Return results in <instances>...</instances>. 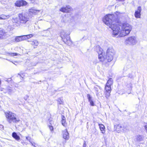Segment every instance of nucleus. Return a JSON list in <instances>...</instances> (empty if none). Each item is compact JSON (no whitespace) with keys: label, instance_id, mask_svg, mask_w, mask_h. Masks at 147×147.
<instances>
[{"label":"nucleus","instance_id":"obj_1","mask_svg":"<svg viewBox=\"0 0 147 147\" xmlns=\"http://www.w3.org/2000/svg\"><path fill=\"white\" fill-rule=\"evenodd\" d=\"M115 18L113 14L106 15L103 18V21L107 25L113 30V34L117 35L119 33L121 37L124 36L129 34L131 31L132 26L128 23L123 24L121 26L116 24Z\"/></svg>","mask_w":147,"mask_h":147},{"label":"nucleus","instance_id":"obj_2","mask_svg":"<svg viewBox=\"0 0 147 147\" xmlns=\"http://www.w3.org/2000/svg\"><path fill=\"white\" fill-rule=\"evenodd\" d=\"M5 113L7 121L9 123L12 122L16 123L20 121L19 118H16V114L11 112L9 111L8 112Z\"/></svg>","mask_w":147,"mask_h":147},{"label":"nucleus","instance_id":"obj_3","mask_svg":"<svg viewBox=\"0 0 147 147\" xmlns=\"http://www.w3.org/2000/svg\"><path fill=\"white\" fill-rule=\"evenodd\" d=\"M61 37L65 43L69 45L71 44L72 42L69 36L66 34L65 30H62L61 32Z\"/></svg>","mask_w":147,"mask_h":147},{"label":"nucleus","instance_id":"obj_4","mask_svg":"<svg viewBox=\"0 0 147 147\" xmlns=\"http://www.w3.org/2000/svg\"><path fill=\"white\" fill-rule=\"evenodd\" d=\"M18 17L20 23L21 24H25L28 23L29 20V17L24 13H19Z\"/></svg>","mask_w":147,"mask_h":147},{"label":"nucleus","instance_id":"obj_5","mask_svg":"<svg viewBox=\"0 0 147 147\" xmlns=\"http://www.w3.org/2000/svg\"><path fill=\"white\" fill-rule=\"evenodd\" d=\"M96 50L98 55V59L100 61H103L105 57L103 56V50L98 45L96 47Z\"/></svg>","mask_w":147,"mask_h":147},{"label":"nucleus","instance_id":"obj_6","mask_svg":"<svg viewBox=\"0 0 147 147\" xmlns=\"http://www.w3.org/2000/svg\"><path fill=\"white\" fill-rule=\"evenodd\" d=\"M137 42L136 38L134 36L129 37L126 39L125 43L126 44L134 45Z\"/></svg>","mask_w":147,"mask_h":147},{"label":"nucleus","instance_id":"obj_7","mask_svg":"<svg viewBox=\"0 0 147 147\" xmlns=\"http://www.w3.org/2000/svg\"><path fill=\"white\" fill-rule=\"evenodd\" d=\"M112 49H108L107 52V59L109 62L111 61L113 59L114 53Z\"/></svg>","mask_w":147,"mask_h":147},{"label":"nucleus","instance_id":"obj_8","mask_svg":"<svg viewBox=\"0 0 147 147\" xmlns=\"http://www.w3.org/2000/svg\"><path fill=\"white\" fill-rule=\"evenodd\" d=\"M63 138L65 140H68L69 138V133L67 130V129H65L62 132Z\"/></svg>","mask_w":147,"mask_h":147},{"label":"nucleus","instance_id":"obj_9","mask_svg":"<svg viewBox=\"0 0 147 147\" xmlns=\"http://www.w3.org/2000/svg\"><path fill=\"white\" fill-rule=\"evenodd\" d=\"M26 4L27 2L24 0L17 1L15 3L16 6L19 7L26 5Z\"/></svg>","mask_w":147,"mask_h":147},{"label":"nucleus","instance_id":"obj_10","mask_svg":"<svg viewBox=\"0 0 147 147\" xmlns=\"http://www.w3.org/2000/svg\"><path fill=\"white\" fill-rule=\"evenodd\" d=\"M141 11V8L140 6L138 7L137 10L135 11L134 15L136 18H140V13Z\"/></svg>","mask_w":147,"mask_h":147},{"label":"nucleus","instance_id":"obj_11","mask_svg":"<svg viewBox=\"0 0 147 147\" xmlns=\"http://www.w3.org/2000/svg\"><path fill=\"white\" fill-rule=\"evenodd\" d=\"M71 8L69 6H67L66 7H62L60 9V11L63 12H68L69 11V9H70Z\"/></svg>","mask_w":147,"mask_h":147},{"label":"nucleus","instance_id":"obj_12","mask_svg":"<svg viewBox=\"0 0 147 147\" xmlns=\"http://www.w3.org/2000/svg\"><path fill=\"white\" fill-rule=\"evenodd\" d=\"M40 11L39 10L35 9L34 8H32L29 10L30 14H36Z\"/></svg>","mask_w":147,"mask_h":147},{"label":"nucleus","instance_id":"obj_13","mask_svg":"<svg viewBox=\"0 0 147 147\" xmlns=\"http://www.w3.org/2000/svg\"><path fill=\"white\" fill-rule=\"evenodd\" d=\"M144 138V136L142 135H138L136 137L137 142H139L143 141Z\"/></svg>","mask_w":147,"mask_h":147},{"label":"nucleus","instance_id":"obj_14","mask_svg":"<svg viewBox=\"0 0 147 147\" xmlns=\"http://www.w3.org/2000/svg\"><path fill=\"white\" fill-rule=\"evenodd\" d=\"M87 97L88 100L89 102H90L91 105L92 106H94V103L93 101L92 100V97L90 94H88L87 95Z\"/></svg>","mask_w":147,"mask_h":147},{"label":"nucleus","instance_id":"obj_15","mask_svg":"<svg viewBox=\"0 0 147 147\" xmlns=\"http://www.w3.org/2000/svg\"><path fill=\"white\" fill-rule=\"evenodd\" d=\"M12 137L17 140H18L20 139V137L15 132H13L12 134Z\"/></svg>","mask_w":147,"mask_h":147},{"label":"nucleus","instance_id":"obj_16","mask_svg":"<svg viewBox=\"0 0 147 147\" xmlns=\"http://www.w3.org/2000/svg\"><path fill=\"white\" fill-rule=\"evenodd\" d=\"M30 42L31 44L32 45H34L35 46L34 47V48H36L38 44V42L35 40H34L33 41H31Z\"/></svg>","mask_w":147,"mask_h":147},{"label":"nucleus","instance_id":"obj_17","mask_svg":"<svg viewBox=\"0 0 147 147\" xmlns=\"http://www.w3.org/2000/svg\"><path fill=\"white\" fill-rule=\"evenodd\" d=\"M94 88L95 91L96 95L97 96H98L99 95V91L100 90V87L98 86L97 87H95Z\"/></svg>","mask_w":147,"mask_h":147},{"label":"nucleus","instance_id":"obj_18","mask_svg":"<svg viewBox=\"0 0 147 147\" xmlns=\"http://www.w3.org/2000/svg\"><path fill=\"white\" fill-rule=\"evenodd\" d=\"M9 15L5 16L4 15H0V20H4L9 18Z\"/></svg>","mask_w":147,"mask_h":147},{"label":"nucleus","instance_id":"obj_19","mask_svg":"<svg viewBox=\"0 0 147 147\" xmlns=\"http://www.w3.org/2000/svg\"><path fill=\"white\" fill-rule=\"evenodd\" d=\"M113 79L112 78H110L109 79L106 84L111 86V85L113 84Z\"/></svg>","mask_w":147,"mask_h":147},{"label":"nucleus","instance_id":"obj_20","mask_svg":"<svg viewBox=\"0 0 147 147\" xmlns=\"http://www.w3.org/2000/svg\"><path fill=\"white\" fill-rule=\"evenodd\" d=\"M12 22L15 23H16L17 24H19V20H18V19L16 17H13L12 19Z\"/></svg>","mask_w":147,"mask_h":147},{"label":"nucleus","instance_id":"obj_21","mask_svg":"<svg viewBox=\"0 0 147 147\" xmlns=\"http://www.w3.org/2000/svg\"><path fill=\"white\" fill-rule=\"evenodd\" d=\"M109 85L106 84L105 89L106 91H111V87Z\"/></svg>","mask_w":147,"mask_h":147},{"label":"nucleus","instance_id":"obj_22","mask_svg":"<svg viewBox=\"0 0 147 147\" xmlns=\"http://www.w3.org/2000/svg\"><path fill=\"white\" fill-rule=\"evenodd\" d=\"M15 41L17 42H20L22 41V39L21 37V36H16L15 38Z\"/></svg>","mask_w":147,"mask_h":147},{"label":"nucleus","instance_id":"obj_23","mask_svg":"<svg viewBox=\"0 0 147 147\" xmlns=\"http://www.w3.org/2000/svg\"><path fill=\"white\" fill-rule=\"evenodd\" d=\"M111 91H106L105 92V96L106 98H108L110 95Z\"/></svg>","mask_w":147,"mask_h":147},{"label":"nucleus","instance_id":"obj_24","mask_svg":"<svg viewBox=\"0 0 147 147\" xmlns=\"http://www.w3.org/2000/svg\"><path fill=\"white\" fill-rule=\"evenodd\" d=\"M122 128V126L120 124H116L114 125L115 129H119V128Z\"/></svg>","mask_w":147,"mask_h":147},{"label":"nucleus","instance_id":"obj_25","mask_svg":"<svg viewBox=\"0 0 147 147\" xmlns=\"http://www.w3.org/2000/svg\"><path fill=\"white\" fill-rule=\"evenodd\" d=\"M7 92L8 93H9L12 92V90L11 88L10 87H7Z\"/></svg>","mask_w":147,"mask_h":147},{"label":"nucleus","instance_id":"obj_26","mask_svg":"<svg viewBox=\"0 0 147 147\" xmlns=\"http://www.w3.org/2000/svg\"><path fill=\"white\" fill-rule=\"evenodd\" d=\"M62 124L64 126H65L66 125V123L65 120H61Z\"/></svg>","mask_w":147,"mask_h":147},{"label":"nucleus","instance_id":"obj_27","mask_svg":"<svg viewBox=\"0 0 147 147\" xmlns=\"http://www.w3.org/2000/svg\"><path fill=\"white\" fill-rule=\"evenodd\" d=\"M57 101L58 104H63V101L60 98L58 99Z\"/></svg>","mask_w":147,"mask_h":147},{"label":"nucleus","instance_id":"obj_28","mask_svg":"<svg viewBox=\"0 0 147 147\" xmlns=\"http://www.w3.org/2000/svg\"><path fill=\"white\" fill-rule=\"evenodd\" d=\"M98 125L100 129H105V126L102 124H99Z\"/></svg>","mask_w":147,"mask_h":147},{"label":"nucleus","instance_id":"obj_29","mask_svg":"<svg viewBox=\"0 0 147 147\" xmlns=\"http://www.w3.org/2000/svg\"><path fill=\"white\" fill-rule=\"evenodd\" d=\"M9 55L11 56H16L18 55V54L16 53H8Z\"/></svg>","mask_w":147,"mask_h":147},{"label":"nucleus","instance_id":"obj_30","mask_svg":"<svg viewBox=\"0 0 147 147\" xmlns=\"http://www.w3.org/2000/svg\"><path fill=\"white\" fill-rule=\"evenodd\" d=\"M20 36L22 38V40L26 39V35Z\"/></svg>","mask_w":147,"mask_h":147},{"label":"nucleus","instance_id":"obj_31","mask_svg":"<svg viewBox=\"0 0 147 147\" xmlns=\"http://www.w3.org/2000/svg\"><path fill=\"white\" fill-rule=\"evenodd\" d=\"M127 77L128 78H133V76L132 75V74H129L128 75Z\"/></svg>","mask_w":147,"mask_h":147},{"label":"nucleus","instance_id":"obj_32","mask_svg":"<svg viewBox=\"0 0 147 147\" xmlns=\"http://www.w3.org/2000/svg\"><path fill=\"white\" fill-rule=\"evenodd\" d=\"M26 138L27 140H28L30 142H31V139L29 137H26Z\"/></svg>","mask_w":147,"mask_h":147},{"label":"nucleus","instance_id":"obj_33","mask_svg":"<svg viewBox=\"0 0 147 147\" xmlns=\"http://www.w3.org/2000/svg\"><path fill=\"white\" fill-rule=\"evenodd\" d=\"M30 142L32 144V146H34L35 147H36V146L34 145V144H35V143L34 142L31 141V142Z\"/></svg>","mask_w":147,"mask_h":147},{"label":"nucleus","instance_id":"obj_34","mask_svg":"<svg viewBox=\"0 0 147 147\" xmlns=\"http://www.w3.org/2000/svg\"><path fill=\"white\" fill-rule=\"evenodd\" d=\"M100 131H101V133L102 134H104L105 132V129H100Z\"/></svg>","mask_w":147,"mask_h":147},{"label":"nucleus","instance_id":"obj_35","mask_svg":"<svg viewBox=\"0 0 147 147\" xmlns=\"http://www.w3.org/2000/svg\"><path fill=\"white\" fill-rule=\"evenodd\" d=\"M4 34V32L2 30H0V34H2V35L3 36Z\"/></svg>","mask_w":147,"mask_h":147},{"label":"nucleus","instance_id":"obj_36","mask_svg":"<svg viewBox=\"0 0 147 147\" xmlns=\"http://www.w3.org/2000/svg\"><path fill=\"white\" fill-rule=\"evenodd\" d=\"M83 147H87V145L86 144V142L84 141V143L83 146Z\"/></svg>","mask_w":147,"mask_h":147},{"label":"nucleus","instance_id":"obj_37","mask_svg":"<svg viewBox=\"0 0 147 147\" xmlns=\"http://www.w3.org/2000/svg\"><path fill=\"white\" fill-rule=\"evenodd\" d=\"M62 120H65V117L63 115H62L61 116Z\"/></svg>","mask_w":147,"mask_h":147},{"label":"nucleus","instance_id":"obj_38","mask_svg":"<svg viewBox=\"0 0 147 147\" xmlns=\"http://www.w3.org/2000/svg\"><path fill=\"white\" fill-rule=\"evenodd\" d=\"M11 78H9L7 79V80H6V81H7L8 82H9V81H11Z\"/></svg>","mask_w":147,"mask_h":147},{"label":"nucleus","instance_id":"obj_39","mask_svg":"<svg viewBox=\"0 0 147 147\" xmlns=\"http://www.w3.org/2000/svg\"><path fill=\"white\" fill-rule=\"evenodd\" d=\"M28 96H26V97H25L24 98V99L26 100H27V99L28 98Z\"/></svg>","mask_w":147,"mask_h":147},{"label":"nucleus","instance_id":"obj_40","mask_svg":"<svg viewBox=\"0 0 147 147\" xmlns=\"http://www.w3.org/2000/svg\"><path fill=\"white\" fill-rule=\"evenodd\" d=\"M26 39H29V38H30V36H29L28 35H26Z\"/></svg>","mask_w":147,"mask_h":147},{"label":"nucleus","instance_id":"obj_41","mask_svg":"<svg viewBox=\"0 0 147 147\" xmlns=\"http://www.w3.org/2000/svg\"><path fill=\"white\" fill-rule=\"evenodd\" d=\"M28 35L30 38L32 37L33 36V35L32 34H28Z\"/></svg>","mask_w":147,"mask_h":147},{"label":"nucleus","instance_id":"obj_42","mask_svg":"<svg viewBox=\"0 0 147 147\" xmlns=\"http://www.w3.org/2000/svg\"><path fill=\"white\" fill-rule=\"evenodd\" d=\"M3 37V36L2 34H0V39L2 38Z\"/></svg>","mask_w":147,"mask_h":147},{"label":"nucleus","instance_id":"obj_43","mask_svg":"<svg viewBox=\"0 0 147 147\" xmlns=\"http://www.w3.org/2000/svg\"><path fill=\"white\" fill-rule=\"evenodd\" d=\"M30 0L31 1V2L32 3H34L35 2V0Z\"/></svg>","mask_w":147,"mask_h":147},{"label":"nucleus","instance_id":"obj_44","mask_svg":"<svg viewBox=\"0 0 147 147\" xmlns=\"http://www.w3.org/2000/svg\"><path fill=\"white\" fill-rule=\"evenodd\" d=\"M0 128H3V126L2 125H0Z\"/></svg>","mask_w":147,"mask_h":147},{"label":"nucleus","instance_id":"obj_45","mask_svg":"<svg viewBox=\"0 0 147 147\" xmlns=\"http://www.w3.org/2000/svg\"><path fill=\"white\" fill-rule=\"evenodd\" d=\"M53 129H51V132L53 133Z\"/></svg>","mask_w":147,"mask_h":147},{"label":"nucleus","instance_id":"obj_46","mask_svg":"<svg viewBox=\"0 0 147 147\" xmlns=\"http://www.w3.org/2000/svg\"><path fill=\"white\" fill-rule=\"evenodd\" d=\"M144 127L145 129H147V125H145Z\"/></svg>","mask_w":147,"mask_h":147},{"label":"nucleus","instance_id":"obj_47","mask_svg":"<svg viewBox=\"0 0 147 147\" xmlns=\"http://www.w3.org/2000/svg\"><path fill=\"white\" fill-rule=\"evenodd\" d=\"M18 75L19 76H20V75L19 74H18Z\"/></svg>","mask_w":147,"mask_h":147},{"label":"nucleus","instance_id":"obj_48","mask_svg":"<svg viewBox=\"0 0 147 147\" xmlns=\"http://www.w3.org/2000/svg\"><path fill=\"white\" fill-rule=\"evenodd\" d=\"M146 129V132L147 133V129Z\"/></svg>","mask_w":147,"mask_h":147},{"label":"nucleus","instance_id":"obj_49","mask_svg":"<svg viewBox=\"0 0 147 147\" xmlns=\"http://www.w3.org/2000/svg\"><path fill=\"white\" fill-rule=\"evenodd\" d=\"M125 69V67L123 69L124 70Z\"/></svg>","mask_w":147,"mask_h":147},{"label":"nucleus","instance_id":"obj_50","mask_svg":"<svg viewBox=\"0 0 147 147\" xmlns=\"http://www.w3.org/2000/svg\"><path fill=\"white\" fill-rule=\"evenodd\" d=\"M51 127H52V129H53V127H52V126Z\"/></svg>","mask_w":147,"mask_h":147}]
</instances>
